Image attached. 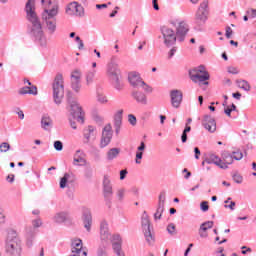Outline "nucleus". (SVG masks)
<instances>
[{
	"label": "nucleus",
	"instance_id": "nucleus-1",
	"mask_svg": "<svg viewBox=\"0 0 256 256\" xmlns=\"http://www.w3.org/2000/svg\"><path fill=\"white\" fill-rule=\"evenodd\" d=\"M27 19L31 24V35L38 41L40 47H47V38L41 26V20L35 12V0H28L25 6Z\"/></svg>",
	"mask_w": 256,
	"mask_h": 256
},
{
	"label": "nucleus",
	"instance_id": "nucleus-2",
	"mask_svg": "<svg viewBox=\"0 0 256 256\" xmlns=\"http://www.w3.org/2000/svg\"><path fill=\"white\" fill-rule=\"evenodd\" d=\"M57 15H59V4H53L51 9L42 12V20L50 35L57 31Z\"/></svg>",
	"mask_w": 256,
	"mask_h": 256
},
{
	"label": "nucleus",
	"instance_id": "nucleus-3",
	"mask_svg": "<svg viewBox=\"0 0 256 256\" xmlns=\"http://www.w3.org/2000/svg\"><path fill=\"white\" fill-rule=\"evenodd\" d=\"M23 246L15 230H10L6 239V253L8 256H21Z\"/></svg>",
	"mask_w": 256,
	"mask_h": 256
},
{
	"label": "nucleus",
	"instance_id": "nucleus-4",
	"mask_svg": "<svg viewBox=\"0 0 256 256\" xmlns=\"http://www.w3.org/2000/svg\"><path fill=\"white\" fill-rule=\"evenodd\" d=\"M106 73L113 87L116 88L117 91H121V89H123V82L121 81V69H119V64L111 61L107 65Z\"/></svg>",
	"mask_w": 256,
	"mask_h": 256
},
{
	"label": "nucleus",
	"instance_id": "nucleus-5",
	"mask_svg": "<svg viewBox=\"0 0 256 256\" xmlns=\"http://www.w3.org/2000/svg\"><path fill=\"white\" fill-rule=\"evenodd\" d=\"M53 99L56 105H61L65 95V86H63V74L58 73L53 82Z\"/></svg>",
	"mask_w": 256,
	"mask_h": 256
},
{
	"label": "nucleus",
	"instance_id": "nucleus-6",
	"mask_svg": "<svg viewBox=\"0 0 256 256\" xmlns=\"http://www.w3.org/2000/svg\"><path fill=\"white\" fill-rule=\"evenodd\" d=\"M190 78L194 83H199V85H209V72L205 71L204 66H199L194 68L189 72Z\"/></svg>",
	"mask_w": 256,
	"mask_h": 256
},
{
	"label": "nucleus",
	"instance_id": "nucleus-7",
	"mask_svg": "<svg viewBox=\"0 0 256 256\" xmlns=\"http://www.w3.org/2000/svg\"><path fill=\"white\" fill-rule=\"evenodd\" d=\"M207 19H209V1L204 0L195 14V23L198 27H203L207 23Z\"/></svg>",
	"mask_w": 256,
	"mask_h": 256
},
{
	"label": "nucleus",
	"instance_id": "nucleus-8",
	"mask_svg": "<svg viewBox=\"0 0 256 256\" xmlns=\"http://www.w3.org/2000/svg\"><path fill=\"white\" fill-rule=\"evenodd\" d=\"M171 25L176 29L177 41L183 43L185 37H187V33H189V24L185 20L175 19L171 21Z\"/></svg>",
	"mask_w": 256,
	"mask_h": 256
},
{
	"label": "nucleus",
	"instance_id": "nucleus-9",
	"mask_svg": "<svg viewBox=\"0 0 256 256\" xmlns=\"http://www.w3.org/2000/svg\"><path fill=\"white\" fill-rule=\"evenodd\" d=\"M141 225L147 243L149 245H153V243H155V236H153V232L151 229V220H149V215L147 214V211H144L142 214Z\"/></svg>",
	"mask_w": 256,
	"mask_h": 256
},
{
	"label": "nucleus",
	"instance_id": "nucleus-10",
	"mask_svg": "<svg viewBox=\"0 0 256 256\" xmlns=\"http://www.w3.org/2000/svg\"><path fill=\"white\" fill-rule=\"evenodd\" d=\"M68 111L73 119H76V121H83V110L81 105H79L77 99L71 96L68 97Z\"/></svg>",
	"mask_w": 256,
	"mask_h": 256
},
{
	"label": "nucleus",
	"instance_id": "nucleus-11",
	"mask_svg": "<svg viewBox=\"0 0 256 256\" xmlns=\"http://www.w3.org/2000/svg\"><path fill=\"white\" fill-rule=\"evenodd\" d=\"M162 35L163 43L166 47H171L174 43L177 42V34L173 28L169 26H162L160 28Z\"/></svg>",
	"mask_w": 256,
	"mask_h": 256
},
{
	"label": "nucleus",
	"instance_id": "nucleus-12",
	"mask_svg": "<svg viewBox=\"0 0 256 256\" xmlns=\"http://www.w3.org/2000/svg\"><path fill=\"white\" fill-rule=\"evenodd\" d=\"M97 141V128L88 126L83 130V143L84 145H91Z\"/></svg>",
	"mask_w": 256,
	"mask_h": 256
},
{
	"label": "nucleus",
	"instance_id": "nucleus-13",
	"mask_svg": "<svg viewBox=\"0 0 256 256\" xmlns=\"http://www.w3.org/2000/svg\"><path fill=\"white\" fill-rule=\"evenodd\" d=\"M66 15L71 17H85V8L77 2H71L66 7Z\"/></svg>",
	"mask_w": 256,
	"mask_h": 256
},
{
	"label": "nucleus",
	"instance_id": "nucleus-14",
	"mask_svg": "<svg viewBox=\"0 0 256 256\" xmlns=\"http://www.w3.org/2000/svg\"><path fill=\"white\" fill-rule=\"evenodd\" d=\"M111 139H113V128L111 124H107L102 130L100 149H105V147L111 143Z\"/></svg>",
	"mask_w": 256,
	"mask_h": 256
},
{
	"label": "nucleus",
	"instance_id": "nucleus-15",
	"mask_svg": "<svg viewBox=\"0 0 256 256\" xmlns=\"http://www.w3.org/2000/svg\"><path fill=\"white\" fill-rule=\"evenodd\" d=\"M110 239L112 242V247H113L114 253H116V255H118V256H125V252H123V250L121 249V247L123 245V239L121 238V235L114 234L113 236H111Z\"/></svg>",
	"mask_w": 256,
	"mask_h": 256
},
{
	"label": "nucleus",
	"instance_id": "nucleus-16",
	"mask_svg": "<svg viewBox=\"0 0 256 256\" xmlns=\"http://www.w3.org/2000/svg\"><path fill=\"white\" fill-rule=\"evenodd\" d=\"M202 126L208 133H215V131H217V122L215 121V118L209 115H204L202 119Z\"/></svg>",
	"mask_w": 256,
	"mask_h": 256
},
{
	"label": "nucleus",
	"instance_id": "nucleus-17",
	"mask_svg": "<svg viewBox=\"0 0 256 256\" xmlns=\"http://www.w3.org/2000/svg\"><path fill=\"white\" fill-rule=\"evenodd\" d=\"M100 239L102 243H109L111 241V232H109V224L102 220L100 223Z\"/></svg>",
	"mask_w": 256,
	"mask_h": 256
},
{
	"label": "nucleus",
	"instance_id": "nucleus-18",
	"mask_svg": "<svg viewBox=\"0 0 256 256\" xmlns=\"http://www.w3.org/2000/svg\"><path fill=\"white\" fill-rule=\"evenodd\" d=\"M128 81L130 85H132V87H135V88L143 87V85H145V81L141 79V74L135 71L130 72L128 74Z\"/></svg>",
	"mask_w": 256,
	"mask_h": 256
},
{
	"label": "nucleus",
	"instance_id": "nucleus-19",
	"mask_svg": "<svg viewBox=\"0 0 256 256\" xmlns=\"http://www.w3.org/2000/svg\"><path fill=\"white\" fill-rule=\"evenodd\" d=\"M171 105L174 109H179L183 101V92L181 90H172L170 92Z\"/></svg>",
	"mask_w": 256,
	"mask_h": 256
},
{
	"label": "nucleus",
	"instance_id": "nucleus-20",
	"mask_svg": "<svg viewBox=\"0 0 256 256\" xmlns=\"http://www.w3.org/2000/svg\"><path fill=\"white\" fill-rule=\"evenodd\" d=\"M165 199L166 195L165 192H161L159 195L158 207L154 214V219H161L163 212L165 211Z\"/></svg>",
	"mask_w": 256,
	"mask_h": 256
},
{
	"label": "nucleus",
	"instance_id": "nucleus-21",
	"mask_svg": "<svg viewBox=\"0 0 256 256\" xmlns=\"http://www.w3.org/2000/svg\"><path fill=\"white\" fill-rule=\"evenodd\" d=\"M205 162L207 163V165H216V167H219L220 169H227V165L221 164L222 163L221 158H219V156L215 154H209L205 158Z\"/></svg>",
	"mask_w": 256,
	"mask_h": 256
},
{
	"label": "nucleus",
	"instance_id": "nucleus-22",
	"mask_svg": "<svg viewBox=\"0 0 256 256\" xmlns=\"http://www.w3.org/2000/svg\"><path fill=\"white\" fill-rule=\"evenodd\" d=\"M103 193L105 199H111L113 196V186L111 185V180L107 175H105L103 179Z\"/></svg>",
	"mask_w": 256,
	"mask_h": 256
},
{
	"label": "nucleus",
	"instance_id": "nucleus-23",
	"mask_svg": "<svg viewBox=\"0 0 256 256\" xmlns=\"http://www.w3.org/2000/svg\"><path fill=\"white\" fill-rule=\"evenodd\" d=\"M25 231L26 246L33 247V243H35V235H37V232L35 231V228H32L31 226L26 227Z\"/></svg>",
	"mask_w": 256,
	"mask_h": 256
},
{
	"label": "nucleus",
	"instance_id": "nucleus-24",
	"mask_svg": "<svg viewBox=\"0 0 256 256\" xmlns=\"http://www.w3.org/2000/svg\"><path fill=\"white\" fill-rule=\"evenodd\" d=\"M132 97L136 102L139 103V105H148L149 100L147 99V94L139 91V90H134L132 91Z\"/></svg>",
	"mask_w": 256,
	"mask_h": 256
},
{
	"label": "nucleus",
	"instance_id": "nucleus-25",
	"mask_svg": "<svg viewBox=\"0 0 256 256\" xmlns=\"http://www.w3.org/2000/svg\"><path fill=\"white\" fill-rule=\"evenodd\" d=\"M69 219V213L67 212H57L53 217L52 220L54 223H58V225H61V223H65Z\"/></svg>",
	"mask_w": 256,
	"mask_h": 256
},
{
	"label": "nucleus",
	"instance_id": "nucleus-26",
	"mask_svg": "<svg viewBox=\"0 0 256 256\" xmlns=\"http://www.w3.org/2000/svg\"><path fill=\"white\" fill-rule=\"evenodd\" d=\"M83 225L88 233L91 232V226L93 225V216H91V212H86L83 215Z\"/></svg>",
	"mask_w": 256,
	"mask_h": 256
},
{
	"label": "nucleus",
	"instance_id": "nucleus-27",
	"mask_svg": "<svg viewBox=\"0 0 256 256\" xmlns=\"http://www.w3.org/2000/svg\"><path fill=\"white\" fill-rule=\"evenodd\" d=\"M233 155L227 153V152H224L222 154V162H221V165H226L227 169L229 168V165H232L233 164Z\"/></svg>",
	"mask_w": 256,
	"mask_h": 256
},
{
	"label": "nucleus",
	"instance_id": "nucleus-28",
	"mask_svg": "<svg viewBox=\"0 0 256 256\" xmlns=\"http://www.w3.org/2000/svg\"><path fill=\"white\" fill-rule=\"evenodd\" d=\"M119 153L121 150L119 148H112L107 152V159L108 161H113V159H117L119 157Z\"/></svg>",
	"mask_w": 256,
	"mask_h": 256
},
{
	"label": "nucleus",
	"instance_id": "nucleus-29",
	"mask_svg": "<svg viewBox=\"0 0 256 256\" xmlns=\"http://www.w3.org/2000/svg\"><path fill=\"white\" fill-rule=\"evenodd\" d=\"M96 98H97L98 103H101L102 105L109 103V98H107L105 93H103V91H101V90H97Z\"/></svg>",
	"mask_w": 256,
	"mask_h": 256
},
{
	"label": "nucleus",
	"instance_id": "nucleus-30",
	"mask_svg": "<svg viewBox=\"0 0 256 256\" xmlns=\"http://www.w3.org/2000/svg\"><path fill=\"white\" fill-rule=\"evenodd\" d=\"M97 71L96 70H92V71H88L86 74V85H93V81H95V75H96Z\"/></svg>",
	"mask_w": 256,
	"mask_h": 256
},
{
	"label": "nucleus",
	"instance_id": "nucleus-31",
	"mask_svg": "<svg viewBox=\"0 0 256 256\" xmlns=\"http://www.w3.org/2000/svg\"><path fill=\"white\" fill-rule=\"evenodd\" d=\"M69 179H71V174L65 173L64 176L60 179V189H65L67 187Z\"/></svg>",
	"mask_w": 256,
	"mask_h": 256
},
{
	"label": "nucleus",
	"instance_id": "nucleus-32",
	"mask_svg": "<svg viewBox=\"0 0 256 256\" xmlns=\"http://www.w3.org/2000/svg\"><path fill=\"white\" fill-rule=\"evenodd\" d=\"M80 151H77L74 156V165H87V160L85 158L79 156Z\"/></svg>",
	"mask_w": 256,
	"mask_h": 256
},
{
	"label": "nucleus",
	"instance_id": "nucleus-33",
	"mask_svg": "<svg viewBox=\"0 0 256 256\" xmlns=\"http://www.w3.org/2000/svg\"><path fill=\"white\" fill-rule=\"evenodd\" d=\"M122 121H123V110H120L116 113V115L114 117L115 127H121Z\"/></svg>",
	"mask_w": 256,
	"mask_h": 256
},
{
	"label": "nucleus",
	"instance_id": "nucleus-34",
	"mask_svg": "<svg viewBox=\"0 0 256 256\" xmlns=\"http://www.w3.org/2000/svg\"><path fill=\"white\" fill-rule=\"evenodd\" d=\"M82 75L80 70H74L71 73V82H81Z\"/></svg>",
	"mask_w": 256,
	"mask_h": 256
},
{
	"label": "nucleus",
	"instance_id": "nucleus-35",
	"mask_svg": "<svg viewBox=\"0 0 256 256\" xmlns=\"http://www.w3.org/2000/svg\"><path fill=\"white\" fill-rule=\"evenodd\" d=\"M41 125L43 129H49V127H51L52 125L51 118L47 116H43L41 120Z\"/></svg>",
	"mask_w": 256,
	"mask_h": 256
},
{
	"label": "nucleus",
	"instance_id": "nucleus-36",
	"mask_svg": "<svg viewBox=\"0 0 256 256\" xmlns=\"http://www.w3.org/2000/svg\"><path fill=\"white\" fill-rule=\"evenodd\" d=\"M237 83H238V87L240 89H243L244 91H250L251 86L249 85V82H247L245 80H240Z\"/></svg>",
	"mask_w": 256,
	"mask_h": 256
},
{
	"label": "nucleus",
	"instance_id": "nucleus-37",
	"mask_svg": "<svg viewBox=\"0 0 256 256\" xmlns=\"http://www.w3.org/2000/svg\"><path fill=\"white\" fill-rule=\"evenodd\" d=\"M190 132H191V126L186 125L181 135L182 143H187V133H190Z\"/></svg>",
	"mask_w": 256,
	"mask_h": 256
},
{
	"label": "nucleus",
	"instance_id": "nucleus-38",
	"mask_svg": "<svg viewBox=\"0 0 256 256\" xmlns=\"http://www.w3.org/2000/svg\"><path fill=\"white\" fill-rule=\"evenodd\" d=\"M84 177L85 179H91L93 177V168L91 166H86L84 169Z\"/></svg>",
	"mask_w": 256,
	"mask_h": 256
},
{
	"label": "nucleus",
	"instance_id": "nucleus-39",
	"mask_svg": "<svg viewBox=\"0 0 256 256\" xmlns=\"http://www.w3.org/2000/svg\"><path fill=\"white\" fill-rule=\"evenodd\" d=\"M202 231H207L208 229H213V221H207L200 225Z\"/></svg>",
	"mask_w": 256,
	"mask_h": 256
},
{
	"label": "nucleus",
	"instance_id": "nucleus-40",
	"mask_svg": "<svg viewBox=\"0 0 256 256\" xmlns=\"http://www.w3.org/2000/svg\"><path fill=\"white\" fill-rule=\"evenodd\" d=\"M11 149V145L7 142H3L0 144V152L1 153H7Z\"/></svg>",
	"mask_w": 256,
	"mask_h": 256
},
{
	"label": "nucleus",
	"instance_id": "nucleus-41",
	"mask_svg": "<svg viewBox=\"0 0 256 256\" xmlns=\"http://www.w3.org/2000/svg\"><path fill=\"white\" fill-rule=\"evenodd\" d=\"M232 157H233V159H235L236 161H241V160L243 159V153H242L241 151H239V150L234 151V152L232 153Z\"/></svg>",
	"mask_w": 256,
	"mask_h": 256
},
{
	"label": "nucleus",
	"instance_id": "nucleus-42",
	"mask_svg": "<svg viewBox=\"0 0 256 256\" xmlns=\"http://www.w3.org/2000/svg\"><path fill=\"white\" fill-rule=\"evenodd\" d=\"M169 235H177L175 224L171 223L167 226Z\"/></svg>",
	"mask_w": 256,
	"mask_h": 256
},
{
	"label": "nucleus",
	"instance_id": "nucleus-43",
	"mask_svg": "<svg viewBox=\"0 0 256 256\" xmlns=\"http://www.w3.org/2000/svg\"><path fill=\"white\" fill-rule=\"evenodd\" d=\"M71 87L75 93H79L81 91V82H71Z\"/></svg>",
	"mask_w": 256,
	"mask_h": 256
},
{
	"label": "nucleus",
	"instance_id": "nucleus-44",
	"mask_svg": "<svg viewBox=\"0 0 256 256\" xmlns=\"http://www.w3.org/2000/svg\"><path fill=\"white\" fill-rule=\"evenodd\" d=\"M227 71L228 73H230L231 75H238L239 73V68L235 67V66H228L227 67Z\"/></svg>",
	"mask_w": 256,
	"mask_h": 256
},
{
	"label": "nucleus",
	"instance_id": "nucleus-45",
	"mask_svg": "<svg viewBox=\"0 0 256 256\" xmlns=\"http://www.w3.org/2000/svg\"><path fill=\"white\" fill-rule=\"evenodd\" d=\"M32 225H33L32 229H38V227H41V225H43V221H41L40 218L34 219L32 221Z\"/></svg>",
	"mask_w": 256,
	"mask_h": 256
},
{
	"label": "nucleus",
	"instance_id": "nucleus-46",
	"mask_svg": "<svg viewBox=\"0 0 256 256\" xmlns=\"http://www.w3.org/2000/svg\"><path fill=\"white\" fill-rule=\"evenodd\" d=\"M128 121H129L130 125H132L133 127H135V125H137V117H135V115H133V114L128 115Z\"/></svg>",
	"mask_w": 256,
	"mask_h": 256
},
{
	"label": "nucleus",
	"instance_id": "nucleus-47",
	"mask_svg": "<svg viewBox=\"0 0 256 256\" xmlns=\"http://www.w3.org/2000/svg\"><path fill=\"white\" fill-rule=\"evenodd\" d=\"M246 15H248V17H250V19H255L256 9L250 8V9L246 10Z\"/></svg>",
	"mask_w": 256,
	"mask_h": 256
},
{
	"label": "nucleus",
	"instance_id": "nucleus-48",
	"mask_svg": "<svg viewBox=\"0 0 256 256\" xmlns=\"http://www.w3.org/2000/svg\"><path fill=\"white\" fill-rule=\"evenodd\" d=\"M54 149L56 151H63V142L57 140L54 142Z\"/></svg>",
	"mask_w": 256,
	"mask_h": 256
},
{
	"label": "nucleus",
	"instance_id": "nucleus-49",
	"mask_svg": "<svg viewBox=\"0 0 256 256\" xmlns=\"http://www.w3.org/2000/svg\"><path fill=\"white\" fill-rule=\"evenodd\" d=\"M98 256H107V248L105 246L98 248Z\"/></svg>",
	"mask_w": 256,
	"mask_h": 256
},
{
	"label": "nucleus",
	"instance_id": "nucleus-50",
	"mask_svg": "<svg viewBox=\"0 0 256 256\" xmlns=\"http://www.w3.org/2000/svg\"><path fill=\"white\" fill-rule=\"evenodd\" d=\"M42 6L44 8V11L46 9H51V0H41Z\"/></svg>",
	"mask_w": 256,
	"mask_h": 256
},
{
	"label": "nucleus",
	"instance_id": "nucleus-51",
	"mask_svg": "<svg viewBox=\"0 0 256 256\" xmlns=\"http://www.w3.org/2000/svg\"><path fill=\"white\" fill-rule=\"evenodd\" d=\"M141 159H143V152H136V159H135V163L137 165H141Z\"/></svg>",
	"mask_w": 256,
	"mask_h": 256
},
{
	"label": "nucleus",
	"instance_id": "nucleus-52",
	"mask_svg": "<svg viewBox=\"0 0 256 256\" xmlns=\"http://www.w3.org/2000/svg\"><path fill=\"white\" fill-rule=\"evenodd\" d=\"M201 211L207 212L209 211V202L208 201H203L200 204Z\"/></svg>",
	"mask_w": 256,
	"mask_h": 256
},
{
	"label": "nucleus",
	"instance_id": "nucleus-53",
	"mask_svg": "<svg viewBox=\"0 0 256 256\" xmlns=\"http://www.w3.org/2000/svg\"><path fill=\"white\" fill-rule=\"evenodd\" d=\"M28 95H37V87L36 86H28Z\"/></svg>",
	"mask_w": 256,
	"mask_h": 256
},
{
	"label": "nucleus",
	"instance_id": "nucleus-54",
	"mask_svg": "<svg viewBox=\"0 0 256 256\" xmlns=\"http://www.w3.org/2000/svg\"><path fill=\"white\" fill-rule=\"evenodd\" d=\"M233 181H235V183H243V177L239 174H234Z\"/></svg>",
	"mask_w": 256,
	"mask_h": 256
},
{
	"label": "nucleus",
	"instance_id": "nucleus-55",
	"mask_svg": "<svg viewBox=\"0 0 256 256\" xmlns=\"http://www.w3.org/2000/svg\"><path fill=\"white\" fill-rule=\"evenodd\" d=\"M117 197L119 201L123 200V198L125 197V189H119L117 191Z\"/></svg>",
	"mask_w": 256,
	"mask_h": 256
},
{
	"label": "nucleus",
	"instance_id": "nucleus-56",
	"mask_svg": "<svg viewBox=\"0 0 256 256\" xmlns=\"http://www.w3.org/2000/svg\"><path fill=\"white\" fill-rule=\"evenodd\" d=\"M20 95H27L29 94V87L25 86L19 90Z\"/></svg>",
	"mask_w": 256,
	"mask_h": 256
},
{
	"label": "nucleus",
	"instance_id": "nucleus-57",
	"mask_svg": "<svg viewBox=\"0 0 256 256\" xmlns=\"http://www.w3.org/2000/svg\"><path fill=\"white\" fill-rule=\"evenodd\" d=\"M199 235L202 239H207V237H209L207 231H203L201 228L199 229Z\"/></svg>",
	"mask_w": 256,
	"mask_h": 256
},
{
	"label": "nucleus",
	"instance_id": "nucleus-58",
	"mask_svg": "<svg viewBox=\"0 0 256 256\" xmlns=\"http://www.w3.org/2000/svg\"><path fill=\"white\" fill-rule=\"evenodd\" d=\"M225 209H230L231 211H235V202L231 201L229 205H224Z\"/></svg>",
	"mask_w": 256,
	"mask_h": 256
},
{
	"label": "nucleus",
	"instance_id": "nucleus-59",
	"mask_svg": "<svg viewBox=\"0 0 256 256\" xmlns=\"http://www.w3.org/2000/svg\"><path fill=\"white\" fill-rule=\"evenodd\" d=\"M231 35H233V29H231V27L228 26L226 28V38L231 39Z\"/></svg>",
	"mask_w": 256,
	"mask_h": 256
},
{
	"label": "nucleus",
	"instance_id": "nucleus-60",
	"mask_svg": "<svg viewBox=\"0 0 256 256\" xmlns=\"http://www.w3.org/2000/svg\"><path fill=\"white\" fill-rule=\"evenodd\" d=\"M242 255H247V253H251V248L247 247V246H242Z\"/></svg>",
	"mask_w": 256,
	"mask_h": 256
},
{
	"label": "nucleus",
	"instance_id": "nucleus-61",
	"mask_svg": "<svg viewBox=\"0 0 256 256\" xmlns=\"http://www.w3.org/2000/svg\"><path fill=\"white\" fill-rule=\"evenodd\" d=\"M141 87H143V89H144V91H146V93H153V88H151V86L145 84Z\"/></svg>",
	"mask_w": 256,
	"mask_h": 256
},
{
	"label": "nucleus",
	"instance_id": "nucleus-62",
	"mask_svg": "<svg viewBox=\"0 0 256 256\" xmlns=\"http://www.w3.org/2000/svg\"><path fill=\"white\" fill-rule=\"evenodd\" d=\"M175 53H177V48L173 47L168 53L169 59H171L175 55Z\"/></svg>",
	"mask_w": 256,
	"mask_h": 256
},
{
	"label": "nucleus",
	"instance_id": "nucleus-63",
	"mask_svg": "<svg viewBox=\"0 0 256 256\" xmlns=\"http://www.w3.org/2000/svg\"><path fill=\"white\" fill-rule=\"evenodd\" d=\"M127 177V170L120 171V180L123 181Z\"/></svg>",
	"mask_w": 256,
	"mask_h": 256
},
{
	"label": "nucleus",
	"instance_id": "nucleus-64",
	"mask_svg": "<svg viewBox=\"0 0 256 256\" xmlns=\"http://www.w3.org/2000/svg\"><path fill=\"white\" fill-rule=\"evenodd\" d=\"M137 151L143 153L145 151V142H141L140 146L137 148Z\"/></svg>",
	"mask_w": 256,
	"mask_h": 256
}]
</instances>
